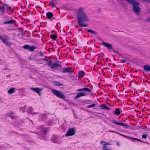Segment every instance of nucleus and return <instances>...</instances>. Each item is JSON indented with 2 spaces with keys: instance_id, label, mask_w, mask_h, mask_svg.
Instances as JSON below:
<instances>
[{
  "instance_id": "nucleus-1",
  "label": "nucleus",
  "mask_w": 150,
  "mask_h": 150,
  "mask_svg": "<svg viewBox=\"0 0 150 150\" xmlns=\"http://www.w3.org/2000/svg\"><path fill=\"white\" fill-rule=\"evenodd\" d=\"M77 18L79 25L81 27H86L88 26L87 23L83 24L82 22H87L89 20L86 14L83 11V8H80L77 12Z\"/></svg>"
},
{
  "instance_id": "nucleus-2",
  "label": "nucleus",
  "mask_w": 150,
  "mask_h": 150,
  "mask_svg": "<svg viewBox=\"0 0 150 150\" xmlns=\"http://www.w3.org/2000/svg\"><path fill=\"white\" fill-rule=\"evenodd\" d=\"M129 3L132 5L133 6V10L135 13L137 15L139 14L140 8L139 6V4L136 2L135 0H126Z\"/></svg>"
},
{
  "instance_id": "nucleus-3",
  "label": "nucleus",
  "mask_w": 150,
  "mask_h": 150,
  "mask_svg": "<svg viewBox=\"0 0 150 150\" xmlns=\"http://www.w3.org/2000/svg\"><path fill=\"white\" fill-rule=\"evenodd\" d=\"M52 92L54 95L59 98L64 100L66 98L65 95L59 91L55 89H52Z\"/></svg>"
},
{
  "instance_id": "nucleus-4",
  "label": "nucleus",
  "mask_w": 150,
  "mask_h": 150,
  "mask_svg": "<svg viewBox=\"0 0 150 150\" xmlns=\"http://www.w3.org/2000/svg\"><path fill=\"white\" fill-rule=\"evenodd\" d=\"M75 131L76 129L74 128H70L68 129L65 136L67 137L73 136L75 134Z\"/></svg>"
},
{
  "instance_id": "nucleus-5",
  "label": "nucleus",
  "mask_w": 150,
  "mask_h": 150,
  "mask_svg": "<svg viewBox=\"0 0 150 150\" xmlns=\"http://www.w3.org/2000/svg\"><path fill=\"white\" fill-rule=\"evenodd\" d=\"M4 38L1 35H0V39L2 42L6 45H10L11 43L9 42H8V37L6 35H4Z\"/></svg>"
},
{
  "instance_id": "nucleus-6",
  "label": "nucleus",
  "mask_w": 150,
  "mask_h": 150,
  "mask_svg": "<svg viewBox=\"0 0 150 150\" xmlns=\"http://www.w3.org/2000/svg\"><path fill=\"white\" fill-rule=\"evenodd\" d=\"M111 121L113 124L117 125L119 126H123L126 128H128V125L125 123L118 122L115 120H111Z\"/></svg>"
},
{
  "instance_id": "nucleus-7",
  "label": "nucleus",
  "mask_w": 150,
  "mask_h": 150,
  "mask_svg": "<svg viewBox=\"0 0 150 150\" xmlns=\"http://www.w3.org/2000/svg\"><path fill=\"white\" fill-rule=\"evenodd\" d=\"M62 72L63 73L67 72L70 74H71L73 72V70L72 69V68L71 67H67L62 69Z\"/></svg>"
},
{
  "instance_id": "nucleus-8",
  "label": "nucleus",
  "mask_w": 150,
  "mask_h": 150,
  "mask_svg": "<svg viewBox=\"0 0 150 150\" xmlns=\"http://www.w3.org/2000/svg\"><path fill=\"white\" fill-rule=\"evenodd\" d=\"M102 45L110 49H112L113 48L112 45L111 44L108 43L103 42Z\"/></svg>"
},
{
  "instance_id": "nucleus-9",
  "label": "nucleus",
  "mask_w": 150,
  "mask_h": 150,
  "mask_svg": "<svg viewBox=\"0 0 150 150\" xmlns=\"http://www.w3.org/2000/svg\"><path fill=\"white\" fill-rule=\"evenodd\" d=\"M77 91H84L85 92H88L89 93H91L92 92V90L90 89V88H88L85 87L84 88H80L79 89H78L77 90Z\"/></svg>"
},
{
  "instance_id": "nucleus-10",
  "label": "nucleus",
  "mask_w": 150,
  "mask_h": 150,
  "mask_svg": "<svg viewBox=\"0 0 150 150\" xmlns=\"http://www.w3.org/2000/svg\"><path fill=\"white\" fill-rule=\"evenodd\" d=\"M30 89L37 93L39 96H40V92L42 90L41 89L37 87L35 88H30Z\"/></svg>"
},
{
  "instance_id": "nucleus-11",
  "label": "nucleus",
  "mask_w": 150,
  "mask_h": 150,
  "mask_svg": "<svg viewBox=\"0 0 150 150\" xmlns=\"http://www.w3.org/2000/svg\"><path fill=\"white\" fill-rule=\"evenodd\" d=\"M86 96V94L83 92H79L77 93V95L74 97V98L76 99L80 97L84 96Z\"/></svg>"
},
{
  "instance_id": "nucleus-12",
  "label": "nucleus",
  "mask_w": 150,
  "mask_h": 150,
  "mask_svg": "<svg viewBox=\"0 0 150 150\" xmlns=\"http://www.w3.org/2000/svg\"><path fill=\"white\" fill-rule=\"evenodd\" d=\"M15 21L13 19H11L10 20L8 21H4L3 23V24H13L15 23Z\"/></svg>"
},
{
  "instance_id": "nucleus-13",
  "label": "nucleus",
  "mask_w": 150,
  "mask_h": 150,
  "mask_svg": "<svg viewBox=\"0 0 150 150\" xmlns=\"http://www.w3.org/2000/svg\"><path fill=\"white\" fill-rule=\"evenodd\" d=\"M46 15L48 19H50L53 17V14L51 12H49L47 13Z\"/></svg>"
},
{
  "instance_id": "nucleus-14",
  "label": "nucleus",
  "mask_w": 150,
  "mask_h": 150,
  "mask_svg": "<svg viewBox=\"0 0 150 150\" xmlns=\"http://www.w3.org/2000/svg\"><path fill=\"white\" fill-rule=\"evenodd\" d=\"M60 66V65L57 63L56 62H54L52 64V65L51 66V68L52 69H54L58 67H59Z\"/></svg>"
},
{
  "instance_id": "nucleus-15",
  "label": "nucleus",
  "mask_w": 150,
  "mask_h": 150,
  "mask_svg": "<svg viewBox=\"0 0 150 150\" xmlns=\"http://www.w3.org/2000/svg\"><path fill=\"white\" fill-rule=\"evenodd\" d=\"M85 74V72L83 71H80L78 74L79 78L83 77Z\"/></svg>"
},
{
  "instance_id": "nucleus-16",
  "label": "nucleus",
  "mask_w": 150,
  "mask_h": 150,
  "mask_svg": "<svg viewBox=\"0 0 150 150\" xmlns=\"http://www.w3.org/2000/svg\"><path fill=\"white\" fill-rule=\"evenodd\" d=\"M143 68L144 70L147 72L150 71V66L148 65H144Z\"/></svg>"
},
{
  "instance_id": "nucleus-17",
  "label": "nucleus",
  "mask_w": 150,
  "mask_h": 150,
  "mask_svg": "<svg viewBox=\"0 0 150 150\" xmlns=\"http://www.w3.org/2000/svg\"><path fill=\"white\" fill-rule=\"evenodd\" d=\"M100 107L101 108V109H106L109 110L110 108H109L108 106H107L106 105L102 104L100 106Z\"/></svg>"
},
{
  "instance_id": "nucleus-18",
  "label": "nucleus",
  "mask_w": 150,
  "mask_h": 150,
  "mask_svg": "<svg viewBox=\"0 0 150 150\" xmlns=\"http://www.w3.org/2000/svg\"><path fill=\"white\" fill-rule=\"evenodd\" d=\"M15 89L14 88H10L8 91V92L9 94H12L15 93Z\"/></svg>"
},
{
  "instance_id": "nucleus-19",
  "label": "nucleus",
  "mask_w": 150,
  "mask_h": 150,
  "mask_svg": "<svg viewBox=\"0 0 150 150\" xmlns=\"http://www.w3.org/2000/svg\"><path fill=\"white\" fill-rule=\"evenodd\" d=\"M37 48L36 46H30V45L28 50L30 51L33 52L34 51V50Z\"/></svg>"
},
{
  "instance_id": "nucleus-20",
  "label": "nucleus",
  "mask_w": 150,
  "mask_h": 150,
  "mask_svg": "<svg viewBox=\"0 0 150 150\" xmlns=\"http://www.w3.org/2000/svg\"><path fill=\"white\" fill-rule=\"evenodd\" d=\"M50 38L53 40L55 41L57 38V35L55 34H51L50 35Z\"/></svg>"
},
{
  "instance_id": "nucleus-21",
  "label": "nucleus",
  "mask_w": 150,
  "mask_h": 150,
  "mask_svg": "<svg viewBox=\"0 0 150 150\" xmlns=\"http://www.w3.org/2000/svg\"><path fill=\"white\" fill-rule=\"evenodd\" d=\"M115 114L117 115H120L121 113L120 109L117 108L115 109Z\"/></svg>"
},
{
  "instance_id": "nucleus-22",
  "label": "nucleus",
  "mask_w": 150,
  "mask_h": 150,
  "mask_svg": "<svg viewBox=\"0 0 150 150\" xmlns=\"http://www.w3.org/2000/svg\"><path fill=\"white\" fill-rule=\"evenodd\" d=\"M5 11V9L4 6H0V12L4 14Z\"/></svg>"
},
{
  "instance_id": "nucleus-23",
  "label": "nucleus",
  "mask_w": 150,
  "mask_h": 150,
  "mask_svg": "<svg viewBox=\"0 0 150 150\" xmlns=\"http://www.w3.org/2000/svg\"><path fill=\"white\" fill-rule=\"evenodd\" d=\"M50 6H52L53 8H56V7L53 1H51L50 2Z\"/></svg>"
},
{
  "instance_id": "nucleus-24",
  "label": "nucleus",
  "mask_w": 150,
  "mask_h": 150,
  "mask_svg": "<svg viewBox=\"0 0 150 150\" xmlns=\"http://www.w3.org/2000/svg\"><path fill=\"white\" fill-rule=\"evenodd\" d=\"M86 29V30H87L88 32L93 34H97V33L95 31H93V30H92L91 29Z\"/></svg>"
},
{
  "instance_id": "nucleus-25",
  "label": "nucleus",
  "mask_w": 150,
  "mask_h": 150,
  "mask_svg": "<svg viewBox=\"0 0 150 150\" xmlns=\"http://www.w3.org/2000/svg\"><path fill=\"white\" fill-rule=\"evenodd\" d=\"M14 113L13 112H11L9 115V116L12 119H15L16 117L15 116H13V115L14 114Z\"/></svg>"
},
{
  "instance_id": "nucleus-26",
  "label": "nucleus",
  "mask_w": 150,
  "mask_h": 150,
  "mask_svg": "<svg viewBox=\"0 0 150 150\" xmlns=\"http://www.w3.org/2000/svg\"><path fill=\"white\" fill-rule=\"evenodd\" d=\"M46 62H47V63H46L47 65L51 67V66L52 65V61H51L47 60Z\"/></svg>"
},
{
  "instance_id": "nucleus-27",
  "label": "nucleus",
  "mask_w": 150,
  "mask_h": 150,
  "mask_svg": "<svg viewBox=\"0 0 150 150\" xmlns=\"http://www.w3.org/2000/svg\"><path fill=\"white\" fill-rule=\"evenodd\" d=\"M103 150H111L107 146L103 145Z\"/></svg>"
},
{
  "instance_id": "nucleus-28",
  "label": "nucleus",
  "mask_w": 150,
  "mask_h": 150,
  "mask_svg": "<svg viewBox=\"0 0 150 150\" xmlns=\"http://www.w3.org/2000/svg\"><path fill=\"white\" fill-rule=\"evenodd\" d=\"M96 104L95 103H94L91 105H88L87 106V107L88 108H93V107H94V106H96Z\"/></svg>"
},
{
  "instance_id": "nucleus-29",
  "label": "nucleus",
  "mask_w": 150,
  "mask_h": 150,
  "mask_svg": "<svg viewBox=\"0 0 150 150\" xmlns=\"http://www.w3.org/2000/svg\"><path fill=\"white\" fill-rule=\"evenodd\" d=\"M29 45H25L23 47V48L25 49H26L28 50L29 49Z\"/></svg>"
},
{
  "instance_id": "nucleus-30",
  "label": "nucleus",
  "mask_w": 150,
  "mask_h": 150,
  "mask_svg": "<svg viewBox=\"0 0 150 150\" xmlns=\"http://www.w3.org/2000/svg\"><path fill=\"white\" fill-rule=\"evenodd\" d=\"M148 135V134L144 133L142 135V138L146 139Z\"/></svg>"
},
{
  "instance_id": "nucleus-31",
  "label": "nucleus",
  "mask_w": 150,
  "mask_h": 150,
  "mask_svg": "<svg viewBox=\"0 0 150 150\" xmlns=\"http://www.w3.org/2000/svg\"><path fill=\"white\" fill-rule=\"evenodd\" d=\"M55 85L56 86H62V84L58 82H55Z\"/></svg>"
},
{
  "instance_id": "nucleus-32",
  "label": "nucleus",
  "mask_w": 150,
  "mask_h": 150,
  "mask_svg": "<svg viewBox=\"0 0 150 150\" xmlns=\"http://www.w3.org/2000/svg\"><path fill=\"white\" fill-rule=\"evenodd\" d=\"M33 110V109L32 107H29L28 108L27 111L29 113H30Z\"/></svg>"
},
{
  "instance_id": "nucleus-33",
  "label": "nucleus",
  "mask_w": 150,
  "mask_h": 150,
  "mask_svg": "<svg viewBox=\"0 0 150 150\" xmlns=\"http://www.w3.org/2000/svg\"><path fill=\"white\" fill-rule=\"evenodd\" d=\"M4 5L8 9H10L11 8V7L9 6V5L8 4H4Z\"/></svg>"
},
{
  "instance_id": "nucleus-34",
  "label": "nucleus",
  "mask_w": 150,
  "mask_h": 150,
  "mask_svg": "<svg viewBox=\"0 0 150 150\" xmlns=\"http://www.w3.org/2000/svg\"><path fill=\"white\" fill-rule=\"evenodd\" d=\"M45 54V52H40V55L41 56H43Z\"/></svg>"
},
{
  "instance_id": "nucleus-35",
  "label": "nucleus",
  "mask_w": 150,
  "mask_h": 150,
  "mask_svg": "<svg viewBox=\"0 0 150 150\" xmlns=\"http://www.w3.org/2000/svg\"><path fill=\"white\" fill-rule=\"evenodd\" d=\"M111 144H110L109 142H105V144H104L103 145H105V146H106L107 145H111Z\"/></svg>"
},
{
  "instance_id": "nucleus-36",
  "label": "nucleus",
  "mask_w": 150,
  "mask_h": 150,
  "mask_svg": "<svg viewBox=\"0 0 150 150\" xmlns=\"http://www.w3.org/2000/svg\"><path fill=\"white\" fill-rule=\"evenodd\" d=\"M127 62V60L124 59H122L121 60V62L124 63Z\"/></svg>"
},
{
  "instance_id": "nucleus-37",
  "label": "nucleus",
  "mask_w": 150,
  "mask_h": 150,
  "mask_svg": "<svg viewBox=\"0 0 150 150\" xmlns=\"http://www.w3.org/2000/svg\"><path fill=\"white\" fill-rule=\"evenodd\" d=\"M43 60L45 61H46V62H47V60L46 59H37V60H36L37 61H38V60Z\"/></svg>"
},
{
  "instance_id": "nucleus-38",
  "label": "nucleus",
  "mask_w": 150,
  "mask_h": 150,
  "mask_svg": "<svg viewBox=\"0 0 150 150\" xmlns=\"http://www.w3.org/2000/svg\"><path fill=\"white\" fill-rule=\"evenodd\" d=\"M47 132V130H46V129H44L43 130V133H46Z\"/></svg>"
},
{
  "instance_id": "nucleus-39",
  "label": "nucleus",
  "mask_w": 150,
  "mask_h": 150,
  "mask_svg": "<svg viewBox=\"0 0 150 150\" xmlns=\"http://www.w3.org/2000/svg\"><path fill=\"white\" fill-rule=\"evenodd\" d=\"M131 139L133 140H137V138H131Z\"/></svg>"
},
{
  "instance_id": "nucleus-40",
  "label": "nucleus",
  "mask_w": 150,
  "mask_h": 150,
  "mask_svg": "<svg viewBox=\"0 0 150 150\" xmlns=\"http://www.w3.org/2000/svg\"><path fill=\"white\" fill-rule=\"evenodd\" d=\"M147 21L149 22H150V18L147 19Z\"/></svg>"
},
{
  "instance_id": "nucleus-41",
  "label": "nucleus",
  "mask_w": 150,
  "mask_h": 150,
  "mask_svg": "<svg viewBox=\"0 0 150 150\" xmlns=\"http://www.w3.org/2000/svg\"><path fill=\"white\" fill-rule=\"evenodd\" d=\"M105 142L104 141H101L100 142V143L102 144L103 143H105Z\"/></svg>"
},
{
  "instance_id": "nucleus-42",
  "label": "nucleus",
  "mask_w": 150,
  "mask_h": 150,
  "mask_svg": "<svg viewBox=\"0 0 150 150\" xmlns=\"http://www.w3.org/2000/svg\"><path fill=\"white\" fill-rule=\"evenodd\" d=\"M110 131L111 132H115L113 131H112V130H110Z\"/></svg>"
},
{
  "instance_id": "nucleus-43",
  "label": "nucleus",
  "mask_w": 150,
  "mask_h": 150,
  "mask_svg": "<svg viewBox=\"0 0 150 150\" xmlns=\"http://www.w3.org/2000/svg\"><path fill=\"white\" fill-rule=\"evenodd\" d=\"M147 2L150 3V0H147Z\"/></svg>"
},
{
  "instance_id": "nucleus-44",
  "label": "nucleus",
  "mask_w": 150,
  "mask_h": 150,
  "mask_svg": "<svg viewBox=\"0 0 150 150\" xmlns=\"http://www.w3.org/2000/svg\"><path fill=\"white\" fill-rule=\"evenodd\" d=\"M142 1H144L146 2L147 1V0H142Z\"/></svg>"
},
{
  "instance_id": "nucleus-45",
  "label": "nucleus",
  "mask_w": 150,
  "mask_h": 150,
  "mask_svg": "<svg viewBox=\"0 0 150 150\" xmlns=\"http://www.w3.org/2000/svg\"><path fill=\"white\" fill-rule=\"evenodd\" d=\"M139 142H143V141H142V140H141L140 139H139Z\"/></svg>"
},
{
  "instance_id": "nucleus-46",
  "label": "nucleus",
  "mask_w": 150,
  "mask_h": 150,
  "mask_svg": "<svg viewBox=\"0 0 150 150\" xmlns=\"http://www.w3.org/2000/svg\"><path fill=\"white\" fill-rule=\"evenodd\" d=\"M139 139H138L137 138V140H137L138 141H139Z\"/></svg>"
},
{
  "instance_id": "nucleus-47",
  "label": "nucleus",
  "mask_w": 150,
  "mask_h": 150,
  "mask_svg": "<svg viewBox=\"0 0 150 150\" xmlns=\"http://www.w3.org/2000/svg\"><path fill=\"white\" fill-rule=\"evenodd\" d=\"M117 145H118V146H119V145H120L119 143H117Z\"/></svg>"
},
{
  "instance_id": "nucleus-48",
  "label": "nucleus",
  "mask_w": 150,
  "mask_h": 150,
  "mask_svg": "<svg viewBox=\"0 0 150 150\" xmlns=\"http://www.w3.org/2000/svg\"><path fill=\"white\" fill-rule=\"evenodd\" d=\"M56 8L57 9V10H59V8H57V7H56Z\"/></svg>"
},
{
  "instance_id": "nucleus-49",
  "label": "nucleus",
  "mask_w": 150,
  "mask_h": 150,
  "mask_svg": "<svg viewBox=\"0 0 150 150\" xmlns=\"http://www.w3.org/2000/svg\"><path fill=\"white\" fill-rule=\"evenodd\" d=\"M53 19H56V18H53Z\"/></svg>"
},
{
  "instance_id": "nucleus-50",
  "label": "nucleus",
  "mask_w": 150,
  "mask_h": 150,
  "mask_svg": "<svg viewBox=\"0 0 150 150\" xmlns=\"http://www.w3.org/2000/svg\"><path fill=\"white\" fill-rule=\"evenodd\" d=\"M87 101H89V102H90V100H87Z\"/></svg>"
},
{
  "instance_id": "nucleus-51",
  "label": "nucleus",
  "mask_w": 150,
  "mask_h": 150,
  "mask_svg": "<svg viewBox=\"0 0 150 150\" xmlns=\"http://www.w3.org/2000/svg\"><path fill=\"white\" fill-rule=\"evenodd\" d=\"M66 41L67 42H68V41L67 40H66Z\"/></svg>"
},
{
  "instance_id": "nucleus-52",
  "label": "nucleus",
  "mask_w": 150,
  "mask_h": 150,
  "mask_svg": "<svg viewBox=\"0 0 150 150\" xmlns=\"http://www.w3.org/2000/svg\"><path fill=\"white\" fill-rule=\"evenodd\" d=\"M35 133L36 134H38L37 133L35 132Z\"/></svg>"
}]
</instances>
